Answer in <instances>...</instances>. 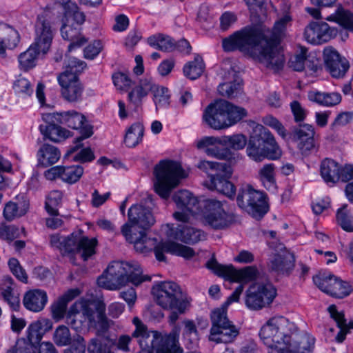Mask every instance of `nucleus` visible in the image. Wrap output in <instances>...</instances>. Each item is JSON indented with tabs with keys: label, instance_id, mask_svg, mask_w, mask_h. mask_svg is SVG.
<instances>
[{
	"label": "nucleus",
	"instance_id": "obj_40",
	"mask_svg": "<svg viewBox=\"0 0 353 353\" xmlns=\"http://www.w3.org/2000/svg\"><path fill=\"white\" fill-rule=\"evenodd\" d=\"M184 328L182 333L183 339L188 349H193L197 346L199 334L195 323L192 320L185 319L183 321Z\"/></svg>",
	"mask_w": 353,
	"mask_h": 353
},
{
	"label": "nucleus",
	"instance_id": "obj_39",
	"mask_svg": "<svg viewBox=\"0 0 353 353\" xmlns=\"http://www.w3.org/2000/svg\"><path fill=\"white\" fill-rule=\"evenodd\" d=\"M61 157L59 149L50 144L43 145L37 152V160L40 165L47 167L56 163Z\"/></svg>",
	"mask_w": 353,
	"mask_h": 353
},
{
	"label": "nucleus",
	"instance_id": "obj_24",
	"mask_svg": "<svg viewBox=\"0 0 353 353\" xmlns=\"http://www.w3.org/2000/svg\"><path fill=\"white\" fill-rule=\"evenodd\" d=\"M323 58L325 67L332 77L334 78L343 77L349 69V63L345 57L332 47L324 49Z\"/></svg>",
	"mask_w": 353,
	"mask_h": 353
},
{
	"label": "nucleus",
	"instance_id": "obj_5",
	"mask_svg": "<svg viewBox=\"0 0 353 353\" xmlns=\"http://www.w3.org/2000/svg\"><path fill=\"white\" fill-rule=\"evenodd\" d=\"M246 116L247 111L243 108L221 99L206 107L203 120L210 128L220 130L234 125Z\"/></svg>",
	"mask_w": 353,
	"mask_h": 353
},
{
	"label": "nucleus",
	"instance_id": "obj_60",
	"mask_svg": "<svg viewBox=\"0 0 353 353\" xmlns=\"http://www.w3.org/2000/svg\"><path fill=\"white\" fill-rule=\"evenodd\" d=\"M246 143L247 139L245 136L242 134L222 137V145L229 146L236 150L243 149L245 146Z\"/></svg>",
	"mask_w": 353,
	"mask_h": 353
},
{
	"label": "nucleus",
	"instance_id": "obj_11",
	"mask_svg": "<svg viewBox=\"0 0 353 353\" xmlns=\"http://www.w3.org/2000/svg\"><path fill=\"white\" fill-rule=\"evenodd\" d=\"M173 216L181 223L178 224L175 228H173V225H166V235L169 238L187 244H194L205 239L206 235L204 232L189 223L190 219L189 214L185 212H175Z\"/></svg>",
	"mask_w": 353,
	"mask_h": 353
},
{
	"label": "nucleus",
	"instance_id": "obj_3",
	"mask_svg": "<svg viewBox=\"0 0 353 353\" xmlns=\"http://www.w3.org/2000/svg\"><path fill=\"white\" fill-rule=\"evenodd\" d=\"M67 323L76 331H79L85 324L104 332L109 327L103 303L81 299L70 307L67 316Z\"/></svg>",
	"mask_w": 353,
	"mask_h": 353
},
{
	"label": "nucleus",
	"instance_id": "obj_47",
	"mask_svg": "<svg viewBox=\"0 0 353 353\" xmlns=\"http://www.w3.org/2000/svg\"><path fill=\"white\" fill-rule=\"evenodd\" d=\"M259 179L264 187L271 191L276 188L275 180V166L273 163L264 165L259 172Z\"/></svg>",
	"mask_w": 353,
	"mask_h": 353
},
{
	"label": "nucleus",
	"instance_id": "obj_6",
	"mask_svg": "<svg viewBox=\"0 0 353 353\" xmlns=\"http://www.w3.org/2000/svg\"><path fill=\"white\" fill-rule=\"evenodd\" d=\"M248 156L254 161L265 159L275 160L281 156V150L272 133L261 125H257L250 137L246 148Z\"/></svg>",
	"mask_w": 353,
	"mask_h": 353
},
{
	"label": "nucleus",
	"instance_id": "obj_63",
	"mask_svg": "<svg viewBox=\"0 0 353 353\" xmlns=\"http://www.w3.org/2000/svg\"><path fill=\"white\" fill-rule=\"evenodd\" d=\"M175 48L173 40L163 34H156V49L163 52H171Z\"/></svg>",
	"mask_w": 353,
	"mask_h": 353
},
{
	"label": "nucleus",
	"instance_id": "obj_58",
	"mask_svg": "<svg viewBox=\"0 0 353 353\" xmlns=\"http://www.w3.org/2000/svg\"><path fill=\"white\" fill-rule=\"evenodd\" d=\"M197 168L206 172L212 171L214 172V173H217L219 171L225 170L226 171V175L228 176L230 173V165L227 163H219L201 160L198 163Z\"/></svg>",
	"mask_w": 353,
	"mask_h": 353
},
{
	"label": "nucleus",
	"instance_id": "obj_62",
	"mask_svg": "<svg viewBox=\"0 0 353 353\" xmlns=\"http://www.w3.org/2000/svg\"><path fill=\"white\" fill-rule=\"evenodd\" d=\"M87 349L88 353H112L108 343L105 340L98 338L90 339Z\"/></svg>",
	"mask_w": 353,
	"mask_h": 353
},
{
	"label": "nucleus",
	"instance_id": "obj_46",
	"mask_svg": "<svg viewBox=\"0 0 353 353\" xmlns=\"http://www.w3.org/2000/svg\"><path fill=\"white\" fill-rule=\"evenodd\" d=\"M63 6L65 10V21L68 23H74L75 26L80 27L85 21L84 13L81 12L77 5L72 1H69Z\"/></svg>",
	"mask_w": 353,
	"mask_h": 353
},
{
	"label": "nucleus",
	"instance_id": "obj_50",
	"mask_svg": "<svg viewBox=\"0 0 353 353\" xmlns=\"http://www.w3.org/2000/svg\"><path fill=\"white\" fill-rule=\"evenodd\" d=\"M204 70V63L199 55L194 57V61L188 62L183 68V72L186 77L194 80L199 78Z\"/></svg>",
	"mask_w": 353,
	"mask_h": 353
},
{
	"label": "nucleus",
	"instance_id": "obj_61",
	"mask_svg": "<svg viewBox=\"0 0 353 353\" xmlns=\"http://www.w3.org/2000/svg\"><path fill=\"white\" fill-rule=\"evenodd\" d=\"M53 339L58 346H65L71 342V334L69 329L65 325H59L57 327Z\"/></svg>",
	"mask_w": 353,
	"mask_h": 353
},
{
	"label": "nucleus",
	"instance_id": "obj_64",
	"mask_svg": "<svg viewBox=\"0 0 353 353\" xmlns=\"http://www.w3.org/2000/svg\"><path fill=\"white\" fill-rule=\"evenodd\" d=\"M8 265L10 271L17 279L25 283L28 282L27 274L17 259H10L8 261Z\"/></svg>",
	"mask_w": 353,
	"mask_h": 353
},
{
	"label": "nucleus",
	"instance_id": "obj_34",
	"mask_svg": "<svg viewBox=\"0 0 353 353\" xmlns=\"http://www.w3.org/2000/svg\"><path fill=\"white\" fill-rule=\"evenodd\" d=\"M20 41V35L13 27L0 23V54L5 55L6 50L14 49Z\"/></svg>",
	"mask_w": 353,
	"mask_h": 353
},
{
	"label": "nucleus",
	"instance_id": "obj_10",
	"mask_svg": "<svg viewBox=\"0 0 353 353\" xmlns=\"http://www.w3.org/2000/svg\"><path fill=\"white\" fill-rule=\"evenodd\" d=\"M224 203L215 199L200 201L197 214H201L204 222L216 230H222L234 221V215L227 212Z\"/></svg>",
	"mask_w": 353,
	"mask_h": 353
},
{
	"label": "nucleus",
	"instance_id": "obj_54",
	"mask_svg": "<svg viewBox=\"0 0 353 353\" xmlns=\"http://www.w3.org/2000/svg\"><path fill=\"white\" fill-rule=\"evenodd\" d=\"M63 194L59 190H53L49 193L46 198L45 208L50 215L58 214L57 208L61 205Z\"/></svg>",
	"mask_w": 353,
	"mask_h": 353
},
{
	"label": "nucleus",
	"instance_id": "obj_42",
	"mask_svg": "<svg viewBox=\"0 0 353 353\" xmlns=\"http://www.w3.org/2000/svg\"><path fill=\"white\" fill-rule=\"evenodd\" d=\"M327 310L331 318L334 320L337 326L340 329V331L336 336V341L338 343H342L345 339L346 334L348 333L344 312L343 311H338L335 305H330Z\"/></svg>",
	"mask_w": 353,
	"mask_h": 353
},
{
	"label": "nucleus",
	"instance_id": "obj_21",
	"mask_svg": "<svg viewBox=\"0 0 353 353\" xmlns=\"http://www.w3.org/2000/svg\"><path fill=\"white\" fill-rule=\"evenodd\" d=\"M274 249L278 253L274 255L269 263L270 270L279 274L289 276L295 266L294 254L287 250L282 243L274 247Z\"/></svg>",
	"mask_w": 353,
	"mask_h": 353
},
{
	"label": "nucleus",
	"instance_id": "obj_14",
	"mask_svg": "<svg viewBox=\"0 0 353 353\" xmlns=\"http://www.w3.org/2000/svg\"><path fill=\"white\" fill-rule=\"evenodd\" d=\"M206 268L219 276L234 282L248 283L257 277V269L254 266H248L241 270H236L232 265L219 264L214 257L206 263Z\"/></svg>",
	"mask_w": 353,
	"mask_h": 353
},
{
	"label": "nucleus",
	"instance_id": "obj_38",
	"mask_svg": "<svg viewBox=\"0 0 353 353\" xmlns=\"http://www.w3.org/2000/svg\"><path fill=\"white\" fill-rule=\"evenodd\" d=\"M42 52L39 48L32 43L30 47L18 56L19 67L20 70L28 71L37 65L39 55Z\"/></svg>",
	"mask_w": 353,
	"mask_h": 353
},
{
	"label": "nucleus",
	"instance_id": "obj_52",
	"mask_svg": "<svg viewBox=\"0 0 353 353\" xmlns=\"http://www.w3.org/2000/svg\"><path fill=\"white\" fill-rule=\"evenodd\" d=\"M152 88L153 83L152 79H144L141 81L140 87L139 89L134 90L128 94V98L130 101L136 102L141 97L150 92L152 95V99H154V91Z\"/></svg>",
	"mask_w": 353,
	"mask_h": 353
},
{
	"label": "nucleus",
	"instance_id": "obj_25",
	"mask_svg": "<svg viewBox=\"0 0 353 353\" xmlns=\"http://www.w3.org/2000/svg\"><path fill=\"white\" fill-rule=\"evenodd\" d=\"M135 327L132 337L137 339L141 347L140 353H154V331L148 329V326L137 316L132 319Z\"/></svg>",
	"mask_w": 353,
	"mask_h": 353
},
{
	"label": "nucleus",
	"instance_id": "obj_37",
	"mask_svg": "<svg viewBox=\"0 0 353 353\" xmlns=\"http://www.w3.org/2000/svg\"><path fill=\"white\" fill-rule=\"evenodd\" d=\"M52 328V322L47 319H40L32 322L28 328V344L34 347L39 343L43 334Z\"/></svg>",
	"mask_w": 353,
	"mask_h": 353
},
{
	"label": "nucleus",
	"instance_id": "obj_51",
	"mask_svg": "<svg viewBox=\"0 0 353 353\" xmlns=\"http://www.w3.org/2000/svg\"><path fill=\"white\" fill-rule=\"evenodd\" d=\"M347 208V205L344 204L337 210L336 221L343 230L353 232V216Z\"/></svg>",
	"mask_w": 353,
	"mask_h": 353
},
{
	"label": "nucleus",
	"instance_id": "obj_15",
	"mask_svg": "<svg viewBox=\"0 0 353 353\" xmlns=\"http://www.w3.org/2000/svg\"><path fill=\"white\" fill-rule=\"evenodd\" d=\"M276 295V290L270 282L255 283L247 291L245 304L251 310H260L269 305Z\"/></svg>",
	"mask_w": 353,
	"mask_h": 353
},
{
	"label": "nucleus",
	"instance_id": "obj_57",
	"mask_svg": "<svg viewBox=\"0 0 353 353\" xmlns=\"http://www.w3.org/2000/svg\"><path fill=\"white\" fill-rule=\"evenodd\" d=\"M307 48L301 47L299 52L290 57L288 61L289 67L295 71H303L307 63Z\"/></svg>",
	"mask_w": 353,
	"mask_h": 353
},
{
	"label": "nucleus",
	"instance_id": "obj_28",
	"mask_svg": "<svg viewBox=\"0 0 353 353\" xmlns=\"http://www.w3.org/2000/svg\"><path fill=\"white\" fill-rule=\"evenodd\" d=\"M314 130L313 126L309 124H304L294 130L292 139L297 143V147L301 152L306 153L314 147Z\"/></svg>",
	"mask_w": 353,
	"mask_h": 353
},
{
	"label": "nucleus",
	"instance_id": "obj_27",
	"mask_svg": "<svg viewBox=\"0 0 353 353\" xmlns=\"http://www.w3.org/2000/svg\"><path fill=\"white\" fill-rule=\"evenodd\" d=\"M232 174V169L230 166V173L226 175V171H219L217 173L211 174L210 175L209 183H207L208 188L212 190H216L228 197L234 195V185L229 181Z\"/></svg>",
	"mask_w": 353,
	"mask_h": 353
},
{
	"label": "nucleus",
	"instance_id": "obj_56",
	"mask_svg": "<svg viewBox=\"0 0 353 353\" xmlns=\"http://www.w3.org/2000/svg\"><path fill=\"white\" fill-rule=\"evenodd\" d=\"M13 89L14 92L22 97H30L32 95L34 90L33 87L28 79L19 76L13 83Z\"/></svg>",
	"mask_w": 353,
	"mask_h": 353
},
{
	"label": "nucleus",
	"instance_id": "obj_9",
	"mask_svg": "<svg viewBox=\"0 0 353 353\" xmlns=\"http://www.w3.org/2000/svg\"><path fill=\"white\" fill-rule=\"evenodd\" d=\"M211 327L208 340L215 343H232L240 334V328L230 321L224 309H215L210 314Z\"/></svg>",
	"mask_w": 353,
	"mask_h": 353
},
{
	"label": "nucleus",
	"instance_id": "obj_53",
	"mask_svg": "<svg viewBox=\"0 0 353 353\" xmlns=\"http://www.w3.org/2000/svg\"><path fill=\"white\" fill-rule=\"evenodd\" d=\"M83 174V168L81 165L63 166L62 181L72 184L78 181Z\"/></svg>",
	"mask_w": 353,
	"mask_h": 353
},
{
	"label": "nucleus",
	"instance_id": "obj_4",
	"mask_svg": "<svg viewBox=\"0 0 353 353\" xmlns=\"http://www.w3.org/2000/svg\"><path fill=\"white\" fill-rule=\"evenodd\" d=\"M140 265L135 262L113 261L97 279L99 287L109 290H117L132 283L138 285L150 281V276H142Z\"/></svg>",
	"mask_w": 353,
	"mask_h": 353
},
{
	"label": "nucleus",
	"instance_id": "obj_16",
	"mask_svg": "<svg viewBox=\"0 0 353 353\" xmlns=\"http://www.w3.org/2000/svg\"><path fill=\"white\" fill-rule=\"evenodd\" d=\"M97 245L95 238L89 239L81 231H77L65 237L62 254L80 253L82 259L86 261L95 253Z\"/></svg>",
	"mask_w": 353,
	"mask_h": 353
},
{
	"label": "nucleus",
	"instance_id": "obj_41",
	"mask_svg": "<svg viewBox=\"0 0 353 353\" xmlns=\"http://www.w3.org/2000/svg\"><path fill=\"white\" fill-rule=\"evenodd\" d=\"M41 132L54 142H60L71 136L70 132L52 123L40 125Z\"/></svg>",
	"mask_w": 353,
	"mask_h": 353
},
{
	"label": "nucleus",
	"instance_id": "obj_20",
	"mask_svg": "<svg viewBox=\"0 0 353 353\" xmlns=\"http://www.w3.org/2000/svg\"><path fill=\"white\" fill-rule=\"evenodd\" d=\"M55 29L52 28L51 22L45 16H39L35 24V38L32 43L39 48L42 54H46L50 50Z\"/></svg>",
	"mask_w": 353,
	"mask_h": 353
},
{
	"label": "nucleus",
	"instance_id": "obj_30",
	"mask_svg": "<svg viewBox=\"0 0 353 353\" xmlns=\"http://www.w3.org/2000/svg\"><path fill=\"white\" fill-rule=\"evenodd\" d=\"M314 339L305 334H294L286 339L282 349L287 353H311L314 347Z\"/></svg>",
	"mask_w": 353,
	"mask_h": 353
},
{
	"label": "nucleus",
	"instance_id": "obj_59",
	"mask_svg": "<svg viewBox=\"0 0 353 353\" xmlns=\"http://www.w3.org/2000/svg\"><path fill=\"white\" fill-rule=\"evenodd\" d=\"M205 153L208 156L218 159L226 160L230 163L235 161V154L232 152L230 149L226 148H221L216 145H214V146L211 147L210 148H207L205 150Z\"/></svg>",
	"mask_w": 353,
	"mask_h": 353
},
{
	"label": "nucleus",
	"instance_id": "obj_43",
	"mask_svg": "<svg viewBox=\"0 0 353 353\" xmlns=\"http://www.w3.org/2000/svg\"><path fill=\"white\" fill-rule=\"evenodd\" d=\"M144 128L141 123L137 122L129 127L125 132L123 142L128 148L137 146L143 139Z\"/></svg>",
	"mask_w": 353,
	"mask_h": 353
},
{
	"label": "nucleus",
	"instance_id": "obj_48",
	"mask_svg": "<svg viewBox=\"0 0 353 353\" xmlns=\"http://www.w3.org/2000/svg\"><path fill=\"white\" fill-rule=\"evenodd\" d=\"M310 99L321 105L334 106L341 101V95L338 92H317L310 94Z\"/></svg>",
	"mask_w": 353,
	"mask_h": 353
},
{
	"label": "nucleus",
	"instance_id": "obj_2",
	"mask_svg": "<svg viewBox=\"0 0 353 353\" xmlns=\"http://www.w3.org/2000/svg\"><path fill=\"white\" fill-rule=\"evenodd\" d=\"M154 206L152 195L146 193L140 203L130 208L128 212V221L121 228L125 240L132 243L135 250L140 253L147 254L154 247V239L148 236L154 223Z\"/></svg>",
	"mask_w": 353,
	"mask_h": 353
},
{
	"label": "nucleus",
	"instance_id": "obj_31",
	"mask_svg": "<svg viewBox=\"0 0 353 353\" xmlns=\"http://www.w3.org/2000/svg\"><path fill=\"white\" fill-rule=\"evenodd\" d=\"M30 202L24 194L16 196L12 201L8 202L3 210V216L7 221L24 216L28 211Z\"/></svg>",
	"mask_w": 353,
	"mask_h": 353
},
{
	"label": "nucleus",
	"instance_id": "obj_22",
	"mask_svg": "<svg viewBox=\"0 0 353 353\" xmlns=\"http://www.w3.org/2000/svg\"><path fill=\"white\" fill-rule=\"evenodd\" d=\"M61 87L63 97L70 102H77L81 99L83 87L79 77L74 74L62 72L58 77Z\"/></svg>",
	"mask_w": 353,
	"mask_h": 353
},
{
	"label": "nucleus",
	"instance_id": "obj_33",
	"mask_svg": "<svg viewBox=\"0 0 353 353\" xmlns=\"http://www.w3.org/2000/svg\"><path fill=\"white\" fill-rule=\"evenodd\" d=\"M1 294L3 300L13 310L17 311L20 307L19 292L13 279L4 276L0 285Z\"/></svg>",
	"mask_w": 353,
	"mask_h": 353
},
{
	"label": "nucleus",
	"instance_id": "obj_1",
	"mask_svg": "<svg viewBox=\"0 0 353 353\" xmlns=\"http://www.w3.org/2000/svg\"><path fill=\"white\" fill-rule=\"evenodd\" d=\"M291 17L285 14L274 24L272 30L263 24L248 26L223 40L225 51L239 50L274 72L281 70L284 57L277 50V45L285 34Z\"/></svg>",
	"mask_w": 353,
	"mask_h": 353
},
{
	"label": "nucleus",
	"instance_id": "obj_29",
	"mask_svg": "<svg viewBox=\"0 0 353 353\" xmlns=\"http://www.w3.org/2000/svg\"><path fill=\"white\" fill-rule=\"evenodd\" d=\"M172 200L181 210L179 212H185L189 215L190 213L197 214L200 201L190 191L180 190L176 192L172 196Z\"/></svg>",
	"mask_w": 353,
	"mask_h": 353
},
{
	"label": "nucleus",
	"instance_id": "obj_8",
	"mask_svg": "<svg viewBox=\"0 0 353 353\" xmlns=\"http://www.w3.org/2000/svg\"><path fill=\"white\" fill-rule=\"evenodd\" d=\"M188 176L179 161L164 159L156 165V193L167 199L172 190Z\"/></svg>",
	"mask_w": 353,
	"mask_h": 353
},
{
	"label": "nucleus",
	"instance_id": "obj_18",
	"mask_svg": "<svg viewBox=\"0 0 353 353\" xmlns=\"http://www.w3.org/2000/svg\"><path fill=\"white\" fill-rule=\"evenodd\" d=\"M320 174L327 184L333 185L340 180L346 182L353 179V165L341 167L336 161L325 159L321 163Z\"/></svg>",
	"mask_w": 353,
	"mask_h": 353
},
{
	"label": "nucleus",
	"instance_id": "obj_32",
	"mask_svg": "<svg viewBox=\"0 0 353 353\" xmlns=\"http://www.w3.org/2000/svg\"><path fill=\"white\" fill-rule=\"evenodd\" d=\"M225 80L229 82L221 83L218 87L219 94L225 97L234 98L241 92L242 79L239 77V73L230 68L224 76Z\"/></svg>",
	"mask_w": 353,
	"mask_h": 353
},
{
	"label": "nucleus",
	"instance_id": "obj_55",
	"mask_svg": "<svg viewBox=\"0 0 353 353\" xmlns=\"http://www.w3.org/2000/svg\"><path fill=\"white\" fill-rule=\"evenodd\" d=\"M330 17L345 28L353 30V14L349 10L339 7Z\"/></svg>",
	"mask_w": 353,
	"mask_h": 353
},
{
	"label": "nucleus",
	"instance_id": "obj_12",
	"mask_svg": "<svg viewBox=\"0 0 353 353\" xmlns=\"http://www.w3.org/2000/svg\"><path fill=\"white\" fill-rule=\"evenodd\" d=\"M47 117L52 121L66 125L72 129L81 130V136L77 139L76 145L68 150V154L74 153L81 146L80 143L81 141L91 137L93 134L92 127L86 123L85 117L75 110L53 113L47 115Z\"/></svg>",
	"mask_w": 353,
	"mask_h": 353
},
{
	"label": "nucleus",
	"instance_id": "obj_26",
	"mask_svg": "<svg viewBox=\"0 0 353 353\" xmlns=\"http://www.w3.org/2000/svg\"><path fill=\"white\" fill-rule=\"evenodd\" d=\"M162 252L177 255L186 259H190L195 255V252L192 248L171 241L163 242L156 246V259L159 261H165V256Z\"/></svg>",
	"mask_w": 353,
	"mask_h": 353
},
{
	"label": "nucleus",
	"instance_id": "obj_23",
	"mask_svg": "<svg viewBox=\"0 0 353 353\" xmlns=\"http://www.w3.org/2000/svg\"><path fill=\"white\" fill-rule=\"evenodd\" d=\"M180 331L179 325H174L169 334L156 331V353H183L179 341Z\"/></svg>",
	"mask_w": 353,
	"mask_h": 353
},
{
	"label": "nucleus",
	"instance_id": "obj_45",
	"mask_svg": "<svg viewBox=\"0 0 353 353\" xmlns=\"http://www.w3.org/2000/svg\"><path fill=\"white\" fill-rule=\"evenodd\" d=\"M250 205L253 206L256 212L249 214L256 219L262 217L268 210L265 194L254 189L252 192Z\"/></svg>",
	"mask_w": 353,
	"mask_h": 353
},
{
	"label": "nucleus",
	"instance_id": "obj_13",
	"mask_svg": "<svg viewBox=\"0 0 353 353\" xmlns=\"http://www.w3.org/2000/svg\"><path fill=\"white\" fill-rule=\"evenodd\" d=\"M294 325L283 316L274 317L267 321L261 327L259 336L265 345L268 347L275 344L283 345L290 339L289 331Z\"/></svg>",
	"mask_w": 353,
	"mask_h": 353
},
{
	"label": "nucleus",
	"instance_id": "obj_36",
	"mask_svg": "<svg viewBox=\"0 0 353 353\" xmlns=\"http://www.w3.org/2000/svg\"><path fill=\"white\" fill-rule=\"evenodd\" d=\"M47 301V294L41 290H32L27 292L23 299L26 308L34 312L41 311Z\"/></svg>",
	"mask_w": 353,
	"mask_h": 353
},
{
	"label": "nucleus",
	"instance_id": "obj_49",
	"mask_svg": "<svg viewBox=\"0 0 353 353\" xmlns=\"http://www.w3.org/2000/svg\"><path fill=\"white\" fill-rule=\"evenodd\" d=\"M254 190V189L252 186L246 185L241 187L238 192L236 197L237 204L241 208L245 210L248 213L256 212L254 210L253 206L250 205L252 192Z\"/></svg>",
	"mask_w": 353,
	"mask_h": 353
},
{
	"label": "nucleus",
	"instance_id": "obj_35",
	"mask_svg": "<svg viewBox=\"0 0 353 353\" xmlns=\"http://www.w3.org/2000/svg\"><path fill=\"white\" fill-rule=\"evenodd\" d=\"M81 27H78L74 23H68L66 21L61 28V34L63 39L70 41L68 50L71 51L76 48H79L86 43L85 38L81 34Z\"/></svg>",
	"mask_w": 353,
	"mask_h": 353
},
{
	"label": "nucleus",
	"instance_id": "obj_17",
	"mask_svg": "<svg viewBox=\"0 0 353 353\" xmlns=\"http://www.w3.org/2000/svg\"><path fill=\"white\" fill-rule=\"evenodd\" d=\"M314 284L323 292L336 298H343L352 291L351 285L332 274H320L313 277Z\"/></svg>",
	"mask_w": 353,
	"mask_h": 353
},
{
	"label": "nucleus",
	"instance_id": "obj_44",
	"mask_svg": "<svg viewBox=\"0 0 353 353\" xmlns=\"http://www.w3.org/2000/svg\"><path fill=\"white\" fill-rule=\"evenodd\" d=\"M79 294L78 290H68L52 306V312L54 319H60L63 317L68 302Z\"/></svg>",
	"mask_w": 353,
	"mask_h": 353
},
{
	"label": "nucleus",
	"instance_id": "obj_7",
	"mask_svg": "<svg viewBox=\"0 0 353 353\" xmlns=\"http://www.w3.org/2000/svg\"><path fill=\"white\" fill-rule=\"evenodd\" d=\"M179 290L178 285L174 282H156V304L165 310L176 309L168 316V323L172 326L177 325L176 322L179 314H185L190 306V300L188 299L176 298Z\"/></svg>",
	"mask_w": 353,
	"mask_h": 353
},
{
	"label": "nucleus",
	"instance_id": "obj_19",
	"mask_svg": "<svg viewBox=\"0 0 353 353\" xmlns=\"http://www.w3.org/2000/svg\"><path fill=\"white\" fill-rule=\"evenodd\" d=\"M337 30L325 22H310L304 30V39L310 43L319 45L326 43L335 37Z\"/></svg>",
	"mask_w": 353,
	"mask_h": 353
}]
</instances>
